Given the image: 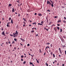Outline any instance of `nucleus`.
Segmentation results:
<instances>
[{"mask_svg":"<svg viewBox=\"0 0 66 66\" xmlns=\"http://www.w3.org/2000/svg\"><path fill=\"white\" fill-rule=\"evenodd\" d=\"M18 31H17V30H16L15 31V33H13V36L14 37H16V36H17V35H18Z\"/></svg>","mask_w":66,"mask_h":66,"instance_id":"nucleus-1","label":"nucleus"},{"mask_svg":"<svg viewBox=\"0 0 66 66\" xmlns=\"http://www.w3.org/2000/svg\"><path fill=\"white\" fill-rule=\"evenodd\" d=\"M41 23H38V24L39 25H42V26H43V24H44V21H42L41 22Z\"/></svg>","mask_w":66,"mask_h":66,"instance_id":"nucleus-2","label":"nucleus"},{"mask_svg":"<svg viewBox=\"0 0 66 66\" xmlns=\"http://www.w3.org/2000/svg\"><path fill=\"white\" fill-rule=\"evenodd\" d=\"M47 3L48 4H49L50 6H51V3H50V2L48 0L47 1Z\"/></svg>","mask_w":66,"mask_h":66,"instance_id":"nucleus-3","label":"nucleus"},{"mask_svg":"<svg viewBox=\"0 0 66 66\" xmlns=\"http://www.w3.org/2000/svg\"><path fill=\"white\" fill-rule=\"evenodd\" d=\"M59 51L60 53H62V51L61 49L60 48H59Z\"/></svg>","mask_w":66,"mask_h":66,"instance_id":"nucleus-4","label":"nucleus"},{"mask_svg":"<svg viewBox=\"0 0 66 66\" xmlns=\"http://www.w3.org/2000/svg\"><path fill=\"white\" fill-rule=\"evenodd\" d=\"M39 16H42L43 15L41 13H39L38 14Z\"/></svg>","mask_w":66,"mask_h":66,"instance_id":"nucleus-5","label":"nucleus"},{"mask_svg":"<svg viewBox=\"0 0 66 66\" xmlns=\"http://www.w3.org/2000/svg\"><path fill=\"white\" fill-rule=\"evenodd\" d=\"M20 39H21V40H22V42H24V39H22V38H20Z\"/></svg>","mask_w":66,"mask_h":66,"instance_id":"nucleus-6","label":"nucleus"},{"mask_svg":"<svg viewBox=\"0 0 66 66\" xmlns=\"http://www.w3.org/2000/svg\"><path fill=\"white\" fill-rule=\"evenodd\" d=\"M54 29L55 31V32H56V31H57V28H56V27L54 28Z\"/></svg>","mask_w":66,"mask_h":66,"instance_id":"nucleus-7","label":"nucleus"},{"mask_svg":"<svg viewBox=\"0 0 66 66\" xmlns=\"http://www.w3.org/2000/svg\"><path fill=\"white\" fill-rule=\"evenodd\" d=\"M2 35H3L4 36H5V34L4 31H3V32L2 33Z\"/></svg>","mask_w":66,"mask_h":66,"instance_id":"nucleus-8","label":"nucleus"},{"mask_svg":"<svg viewBox=\"0 0 66 66\" xmlns=\"http://www.w3.org/2000/svg\"><path fill=\"white\" fill-rule=\"evenodd\" d=\"M12 4H9V7H11V6H12Z\"/></svg>","mask_w":66,"mask_h":66,"instance_id":"nucleus-9","label":"nucleus"},{"mask_svg":"<svg viewBox=\"0 0 66 66\" xmlns=\"http://www.w3.org/2000/svg\"><path fill=\"white\" fill-rule=\"evenodd\" d=\"M32 30H34V29H35L36 30V28H32L31 29Z\"/></svg>","mask_w":66,"mask_h":66,"instance_id":"nucleus-10","label":"nucleus"},{"mask_svg":"<svg viewBox=\"0 0 66 66\" xmlns=\"http://www.w3.org/2000/svg\"><path fill=\"white\" fill-rule=\"evenodd\" d=\"M12 12H15V10L13 8L12 9Z\"/></svg>","mask_w":66,"mask_h":66,"instance_id":"nucleus-11","label":"nucleus"},{"mask_svg":"<svg viewBox=\"0 0 66 66\" xmlns=\"http://www.w3.org/2000/svg\"><path fill=\"white\" fill-rule=\"evenodd\" d=\"M11 23H12V24H13V20L12 19L11 20Z\"/></svg>","mask_w":66,"mask_h":66,"instance_id":"nucleus-12","label":"nucleus"},{"mask_svg":"<svg viewBox=\"0 0 66 66\" xmlns=\"http://www.w3.org/2000/svg\"><path fill=\"white\" fill-rule=\"evenodd\" d=\"M61 22V21L60 20H58V21H57V23H59V22Z\"/></svg>","mask_w":66,"mask_h":66,"instance_id":"nucleus-13","label":"nucleus"},{"mask_svg":"<svg viewBox=\"0 0 66 66\" xmlns=\"http://www.w3.org/2000/svg\"><path fill=\"white\" fill-rule=\"evenodd\" d=\"M36 61H37V63H39V61H38V60L37 59H36Z\"/></svg>","mask_w":66,"mask_h":66,"instance_id":"nucleus-14","label":"nucleus"},{"mask_svg":"<svg viewBox=\"0 0 66 66\" xmlns=\"http://www.w3.org/2000/svg\"><path fill=\"white\" fill-rule=\"evenodd\" d=\"M21 58H23V57H24V56L23 55H22L21 56Z\"/></svg>","mask_w":66,"mask_h":66,"instance_id":"nucleus-15","label":"nucleus"},{"mask_svg":"<svg viewBox=\"0 0 66 66\" xmlns=\"http://www.w3.org/2000/svg\"><path fill=\"white\" fill-rule=\"evenodd\" d=\"M31 33H34V30H32L31 31Z\"/></svg>","mask_w":66,"mask_h":66,"instance_id":"nucleus-16","label":"nucleus"},{"mask_svg":"<svg viewBox=\"0 0 66 66\" xmlns=\"http://www.w3.org/2000/svg\"><path fill=\"white\" fill-rule=\"evenodd\" d=\"M57 28V29L58 30H60V27H56Z\"/></svg>","mask_w":66,"mask_h":66,"instance_id":"nucleus-17","label":"nucleus"},{"mask_svg":"<svg viewBox=\"0 0 66 66\" xmlns=\"http://www.w3.org/2000/svg\"><path fill=\"white\" fill-rule=\"evenodd\" d=\"M23 20H24V21H26V19H25V18H23Z\"/></svg>","mask_w":66,"mask_h":66,"instance_id":"nucleus-18","label":"nucleus"},{"mask_svg":"<svg viewBox=\"0 0 66 66\" xmlns=\"http://www.w3.org/2000/svg\"><path fill=\"white\" fill-rule=\"evenodd\" d=\"M51 55H52V54H53V52H51L50 53Z\"/></svg>","mask_w":66,"mask_h":66,"instance_id":"nucleus-19","label":"nucleus"},{"mask_svg":"<svg viewBox=\"0 0 66 66\" xmlns=\"http://www.w3.org/2000/svg\"><path fill=\"white\" fill-rule=\"evenodd\" d=\"M51 6H52V7H53V6H54V5H53V3H52Z\"/></svg>","mask_w":66,"mask_h":66,"instance_id":"nucleus-20","label":"nucleus"},{"mask_svg":"<svg viewBox=\"0 0 66 66\" xmlns=\"http://www.w3.org/2000/svg\"><path fill=\"white\" fill-rule=\"evenodd\" d=\"M14 39L15 41V42H17V39L14 38Z\"/></svg>","mask_w":66,"mask_h":66,"instance_id":"nucleus-21","label":"nucleus"},{"mask_svg":"<svg viewBox=\"0 0 66 66\" xmlns=\"http://www.w3.org/2000/svg\"><path fill=\"white\" fill-rule=\"evenodd\" d=\"M62 29L60 28V32H62Z\"/></svg>","mask_w":66,"mask_h":66,"instance_id":"nucleus-22","label":"nucleus"},{"mask_svg":"<svg viewBox=\"0 0 66 66\" xmlns=\"http://www.w3.org/2000/svg\"><path fill=\"white\" fill-rule=\"evenodd\" d=\"M27 11L28 12H31V11H30V10L29 9L27 10Z\"/></svg>","mask_w":66,"mask_h":66,"instance_id":"nucleus-23","label":"nucleus"},{"mask_svg":"<svg viewBox=\"0 0 66 66\" xmlns=\"http://www.w3.org/2000/svg\"><path fill=\"white\" fill-rule=\"evenodd\" d=\"M48 46H47V47H46V48H45V50H46V51L47 49V48H48Z\"/></svg>","mask_w":66,"mask_h":66,"instance_id":"nucleus-24","label":"nucleus"},{"mask_svg":"<svg viewBox=\"0 0 66 66\" xmlns=\"http://www.w3.org/2000/svg\"><path fill=\"white\" fill-rule=\"evenodd\" d=\"M53 57H55V55L54 54H53Z\"/></svg>","mask_w":66,"mask_h":66,"instance_id":"nucleus-25","label":"nucleus"},{"mask_svg":"<svg viewBox=\"0 0 66 66\" xmlns=\"http://www.w3.org/2000/svg\"><path fill=\"white\" fill-rule=\"evenodd\" d=\"M30 65H32L33 64V63H32V62H30Z\"/></svg>","mask_w":66,"mask_h":66,"instance_id":"nucleus-26","label":"nucleus"},{"mask_svg":"<svg viewBox=\"0 0 66 66\" xmlns=\"http://www.w3.org/2000/svg\"><path fill=\"white\" fill-rule=\"evenodd\" d=\"M6 45H8V44H9V43H8V42H6Z\"/></svg>","mask_w":66,"mask_h":66,"instance_id":"nucleus-27","label":"nucleus"},{"mask_svg":"<svg viewBox=\"0 0 66 66\" xmlns=\"http://www.w3.org/2000/svg\"><path fill=\"white\" fill-rule=\"evenodd\" d=\"M7 26L9 27V22L7 23Z\"/></svg>","mask_w":66,"mask_h":66,"instance_id":"nucleus-28","label":"nucleus"},{"mask_svg":"<svg viewBox=\"0 0 66 66\" xmlns=\"http://www.w3.org/2000/svg\"><path fill=\"white\" fill-rule=\"evenodd\" d=\"M46 45H49V44H50V43H46Z\"/></svg>","mask_w":66,"mask_h":66,"instance_id":"nucleus-29","label":"nucleus"},{"mask_svg":"<svg viewBox=\"0 0 66 66\" xmlns=\"http://www.w3.org/2000/svg\"><path fill=\"white\" fill-rule=\"evenodd\" d=\"M26 63V61H24L23 63V64H25Z\"/></svg>","mask_w":66,"mask_h":66,"instance_id":"nucleus-30","label":"nucleus"},{"mask_svg":"<svg viewBox=\"0 0 66 66\" xmlns=\"http://www.w3.org/2000/svg\"><path fill=\"white\" fill-rule=\"evenodd\" d=\"M46 19H47V23H48V19H47V18H46Z\"/></svg>","mask_w":66,"mask_h":66,"instance_id":"nucleus-31","label":"nucleus"},{"mask_svg":"<svg viewBox=\"0 0 66 66\" xmlns=\"http://www.w3.org/2000/svg\"><path fill=\"white\" fill-rule=\"evenodd\" d=\"M62 47H63V48H64V47H65V45L64 46L62 45Z\"/></svg>","mask_w":66,"mask_h":66,"instance_id":"nucleus-32","label":"nucleus"},{"mask_svg":"<svg viewBox=\"0 0 66 66\" xmlns=\"http://www.w3.org/2000/svg\"><path fill=\"white\" fill-rule=\"evenodd\" d=\"M45 64L46 65V66H48V64H47V63H46Z\"/></svg>","mask_w":66,"mask_h":66,"instance_id":"nucleus-33","label":"nucleus"},{"mask_svg":"<svg viewBox=\"0 0 66 66\" xmlns=\"http://www.w3.org/2000/svg\"><path fill=\"white\" fill-rule=\"evenodd\" d=\"M51 47H52L53 46H52V44H51Z\"/></svg>","mask_w":66,"mask_h":66,"instance_id":"nucleus-34","label":"nucleus"},{"mask_svg":"<svg viewBox=\"0 0 66 66\" xmlns=\"http://www.w3.org/2000/svg\"><path fill=\"white\" fill-rule=\"evenodd\" d=\"M47 11L48 12H50V10H47Z\"/></svg>","mask_w":66,"mask_h":66,"instance_id":"nucleus-35","label":"nucleus"},{"mask_svg":"<svg viewBox=\"0 0 66 66\" xmlns=\"http://www.w3.org/2000/svg\"><path fill=\"white\" fill-rule=\"evenodd\" d=\"M10 35L11 36H13V35H12V34H10Z\"/></svg>","mask_w":66,"mask_h":66,"instance_id":"nucleus-36","label":"nucleus"},{"mask_svg":"<svg viewBox=\"0 0 66 66\" xmlns=\"http://www.w3.org/2000/svg\"><path fill=\"white\" fill-rule=\"evenodd\" d=\"M23 23H24V24H26V23L24 22H23Z\"/></svg>","mask_w":66,"mask_h":66,"instance_id":"nucleus-37","label":"nucleus"},{"mask_svg":"<svg viewBox=\"0 0 66 66\" xmlns=\"http://www.w3.org/2000/svg\"><path fill=\"white\" fill-rule=\"evenodd\" d=\"M27 46H30V44H27Z\"/></svg>","mask_w":66,"mask_h":66,"instance_id":"nucleus-38","label":"nucleus"},{"mask_svg":"<svg viewBox=\"0 0 66 66\" xmlns=\"http://www.w3.org/2000/svg\"><path fill=\"white\" fill-rule=\"evenodd\" d=\"M35 23H36V22H35L32 23L33 24H35Z\"/></svg>","mask_w":66,"mask_h":66,"instance_id":"nucleus-39","label":"nucleus"},{"mask_svg":"<svg viewBox=\"0 0 66 66\" xmlns=\"http://www.w3.org/2000/svg\"><path fill=\"white\" fill-rule=\"evenodd\" d=\"M27 57V56L26 55H24V57L26 58Z\"/></svg>","mask_w":66,"mask_h":66,"instance_id":"nucleus-40","label":"nucleus"},{"mask_svg":"<svg viewBox=\"0 0 66 66\" xmlns=\"http://www.w3.org/2000/svg\"><path fill=\"white\" fill-rule=\"evenodd\" d=\"M9 20H11V18L10 17L9 18Z\"/></svg>","mask_w":66,"mask_h":66,"instance_id":"nucleus-41","label":"nucleus"},{"mask_svg":"<svg viewBox=\"0 0 66 66\" xmlns=\"http://www.w3.org/2000/svg\"><path fill=\"white\" fill-rule=\"evenodd\" d=\"M22 5V3H21V4L20 5H20Z\"/></svg>","mask_w":66,"mask_h":66,"instance_id":"nucleus-42","label":"nucleus"},{"mask_svg":"<svg viewBox=\"0 0 66 66\" xmlns=\"http://www.w3.org/2000/svg\"><path fill=\"white\" fill-rule=\"evenodd\" d=\"M21 61H23V59L21 58Z\"/></svg>","mask_w":66,"mask_h":66,"instance_id":"nucleus-43","label":"nucleus"},{"mask_svg":"<svg viewBox=\"0 0 66 66\" xmlns=\"http://www.w3.org/2000/svg\"><path fill=\"white\" fill-rule=\"evenodd\" d=\"M46 52H45L44 53V55H46Z\"/></svg>","mask_w":66,"mask_h":66,"instance_id":"nucleus-44","label":"nucleus"},{"mask_svg":"<svg viewBox=\"0 0 66 66\" xmlns=\"http://www.w3.org/2000/svg\"><path fill=\"white\" fill-rule=\"evenodd\" d=\"M23 27H25V24H23Z\"/></svg>","mask_w":66,"mask_h":66,"instance_id":"nucleus-45","label":"nucleus"},{"mask_svg":"<svg viewBox=\"0 0 66 66\" xmlns=\"http://www.w3.org/2000/svg\"><path fill=\"white\" fill-rule=\"evenodd\" d=\"M14 49L15 50H16V47H14Z\"/></svg>","mask_w":66,"mask_h":66,"instance_id":"nucleus-46","label":"nucleus"},{"mask_svg":"<svg viewBox=\"0 0 66 66\" xmlns=\"http://www.w3.org/2000/svg\"><path fill=\"white\" fill-rule=\"evenodd\" d=\"M57 16H55V18H57Z\"/></svg>","mask_w":66,"mask_h":66,"instance_id":"nucleus-47","label":"nucleus"},{"mask_svg":"<svg viewBox=\"0 0 66 66\" xmlns=\"http://www.w3.org/2000/svg\"><path fill=\"white\" fill-rule=\"evenodd\" d=\"M18 16L19 17V16H20V14L19 13L18 14Z\"/></svg>","mask_w":66,"mask_h":66,"instance_id":"nucleus-48","label":"nucleus"},{"mask_svg":"<svg viewBox=\"0 0 66 66\" xmlns=\"http://www.w3.org/2000/svg\"><path fill=\"white\" fill-rule=\"evenodd\" d=\"M51 22H50L49 23V25H50V24H51Z\"/></svg>","mask_w":66,"mask_h":66,"instance_id":"nucleus-49","label":"nucleus"},{"mask_svg":"<svg viewBox=\"0 0 66 66\" xmlns=\"http://www.w3.org/2000/svg\"><path fill=\"white\" fill-rule=\"evenodd\" d=\"M1 30H2V31H3V28H2L1 29Z\"/></svg>","mask_w":66,"mask_h":66,"instance_id":"nucleus-50","label":"nucleus"},{"mask_svg":"<svg viewBox=\"0 0 66 66\" xmlns=\"http://www.w3.org/2000/svg\"><path fill=\"white\" fill-rule=\"evenodd\" d=\"M15 43V41H13V42H12V43H13V44H14Z\"/></svg>","mask_w":66,"mask_h":66,"instance_id":"nucleus-51","label":"nucleus"},{"mask_svg":"<svg viewBox=\"0 0 66 66\" xmlns=\"http://www.w3.org/2000/svg\"><path fill=\"white\" fill-rule=\"evenodd\" d=\"M63 22L64 23H65V22H66V21H63Z\"/></svg>","mask_w":66,"mask_h":66,"instance_id":"nucleus-52","label":"nucleus"},{"mask_svg":"<svg viewBox=\"0 0 66 66\" xmlns=\"http://www.w3.org/2000/svg\"><path fill=\"white\" fill-rule=\"evenodd\" d=\"M36 14H37V13H35V15H36Z\"/></svg>","mask_w":66,"mask_h":66,"instance_id":"nucleus-53","label":"nucleus"},{"mask_svg":"<svg viewBox=\"0 0 66 66\" xmlns=\"http://www.w3.org/2000/svg\"><path fill=\"white\" fill-rule=\"evenodd\" d=\"M29 26H30V27H31V26H32V25H31V24H30V25L29 24Z\"/></svg>","mask_w":66,"mask_h":66,"instance_id":"nucleus-54","label":"nucleus"},{"mask_svg":"<svg viewBox=\"0 0 66 66\" xmlns=\"http://www.w3.org/2000/svg\"><path fill=\"white\" fill-rule=\"evenodd\" d=\"M15 14H18V13H17V12L16 13V12H15Z\"/></svg>","mask_w":66,"mask_h":66,"instance_id":"nucleus-55","label":"nucleus"},{"mask_svg":"<svg viewBox=\"0 0 66 66\" xmlns=\"http://www.w3.org/2000/svg\"><path fill=\"white\" fill-rule=\"evenodd\" d=\"M64 18L65 19H66V18L65 17H64Z\"/></svg>","mask_w":66,"mask_h":66,"instance_id":"nucleus-56","label":"nucleus"},{"mask_svg":"<svg viewBox=\"0 0 66 66\" xmlns=\"http://www.w3.org/2000/svg\"><path fill=\"white\" fill-rule=\"evenodd\" d=\"M31 56H32V57H33V56H34V55H31Z\"/></svg>","mask_w":66,"mask_h":66,"instance_id":"nucleus-57","label":"nucleus"},{"mask_svg":"<svg viewBox=\"0 0 66 66\" xmlns=\"http://www.w3.org/2000/svg\"><path fill=\"white\" fill-rule=\"evenodd\" d=\"M62 66H64V64H62Z\"/></svg>","mask_w":66,"mask_h":66,"instance_id":"nucleus-58","label":"nucleus"},{"mask_svg":"<svg viewBox=\"0 0 66 66\" xmlns=\"http://www.w3.org/2000/svg\"><path fill=\"white\" fill-rule=\"evenodd\" d=\"M30 50L31 51H32V49H30Z\"/></svg>","mask_w":66,"mask_h":66,"instance_id":"nucleus-59","label":"nucleus"},{"mask_svg":"<svg viewBox=\"0 0 66 66\" xmlns=\"http://www.w3.org/2000/svg\"><path fill=\"white\" fill-rule=\"evenodd\" d=\"M46 30L47 31H48V29H47V28L46 29Z\"/></svg>","mask_w":66,"mask_h":66,"instance_id":"nucleus-60","label":"nucleus"},{"mask_svg":"<svg viewBox=\"0 0 66 66\" xmlns=\"http://www.w3.org/2000/svg\"><path fill=\"white\" fill-rule=\"evenodd\" d=\"M63 38H65V36H63Z\"/></svg>","mask_w":66,"mask_h":66,"instance_id":"nucleus-61","label":"nucleus"},{"mask_svg":"<svg viewBox=\"0 0 66 66\" xmlns=\"http://www.w3.org/2000/svg\"><path fill=\"white\" fill-rule=\"evenodd\" d=\"M10 47H11V46H12V45L11 44V45H10Z\"/></svg>","mask_w":66,"mask_h":66,"instance_id":"nucleus-62","label":"nucleus"},{"mask_svg":"<svg viewBox=\"0 0 66 66\" xmlns=\"http://www.w3.org/2000/svg\"><path fill=\"white\" fill-rule=\"evenodd\" d=\"M44 29H45V30H46V27H45L44 28Z\"/></svg>","mask_w":66,"mask_h":66,"instance_id":"nucleus-63","label":"nucleus"},{"mask_svg":"<svg viewBox=\"0 0 66 66\" xmlns=\"http://www.w3.org/2000/svg\"><path fill=\"white\" fill-rule=\"evenodd\" d=\"M57 26H60V24H58Z\"/></svg>","mask_w":66,"mask_h":66,"instance_id":"nucleus-64","label":"nucleus"}]
</instances>
